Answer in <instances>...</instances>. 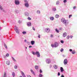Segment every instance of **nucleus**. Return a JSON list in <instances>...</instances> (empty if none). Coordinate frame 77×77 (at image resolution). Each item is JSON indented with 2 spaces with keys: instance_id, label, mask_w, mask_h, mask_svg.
I'll return each instance as SVG.
<instances>
[{
  "instance_id": "2f4dec72",
  "label": "nucleus",
  "mask_w": 77,
  "mask_h": 77,
  "mask_svg": "<svg viewBox=\"0 0 77 77\" xmlns=\"http://www.w3.org/2000/svg\"><path fill=\"white\" fill-rule=\"evenodd\" d=\"M53 10L54 11H56V8H53Z\"/></svg>"
},
{
  "instance_id": "5fc2aeb1",
  "label": "nucleus",
  "mask_w": 77,
  "mask_h": 77,
  "mask_svg": "<svg viewBox=\"0 0 77 77\" xmlns=\"http://www.w3.org/2000/svg\"><path fill=\"white\" fill-rule=\"evenodd\" d=\"M25 42H27V40L26 39H25V41H24Z\"/></svg>"
},
{
  "instance_id": "a18cd8bd",
  "label": "nucleus",
  "mask_w": 77,
  "mask_h": 77,
  "mask_svg": "<svg viewBox=\"0 0 77 77\" xmlns=\"http://www.w3.org/2000/svg\"><path fill=\"white\" fill-rule=\"evenodd\" d=\"M70 37V36H67V39H69V38Z\"/></svg>"
},
{
  "instance_id": "473e14b6",
  "label": "nucleus",
  "mask_w": 77,
  "mask_h": 77,
  "mask_svg": "<svg viewBox=\"0 0 77 77\" xmlns=\"http://www.w3.org/2000/svg\"><path fill=\"white\" fill-rule=\"evenodd\" d=\"M37 14H39L40 13V11H37Z\"/></svg>"
},
{
  "instance_id": "1a4fd4ad",
  "label": "nucleus",
  "mask_w": 77,
  "mask_h": 77,
  "mask_svg": "<svg viewBox=\"0 0 77 77\" xmlns=\"http://www.w3.org/2000/svg\"><path fill=\"white\" fill-rule=\"evenodd\" d=\"M45 31L47 33H49L50 32V29L49 28H47L45 29Z\"/></svg>"
},
{
  "instance_id": "f03ea898",
  "label": "nucleus",
  "mask_w": 77,
  "mask_h": 77,
  "mask_svg": "<svg viewBox=\"0 0 77 77\" xmlns=\"http://www.w3.org/2000/svg\"><path fill=\"white\" fill-rule=\"evenodd\" d=\"M59 45V44H58L57 42H55L54 45H51V47H53V48L55 47V48H56V47H57Z\"/></svg>"
},
{
  "instance_id": "6e6d98bb",
  "label": "nucleus",
  "mask_w": 77,
  "mask_h": 77,
  "mask_svg": "<svg viewBox=\"0 0 77 77\" xmlns=\"http://www.w3.org/2000/svg\"><path fill=\"white\" fill-rule=\"evenodd\" d=\"M15 12L16 13H17V10H16Z\"/></svg>"
},
{
  "instance_id": "bb28decb",
  "label": "nucleus",
  "mask_w": 77,
  "mask_h": 77,
  "mask_svg": "<svg viewBox=\"0 0 77 77\" xmlns=\"http://www.w3.org/2000/svg\"><path fill=\"white\" fill-rule=\"evenodd\" d=\"M35 69H37L39 68H38V66H35Z\"/></svg>"
},
{
  "instance_id": "9b49d317",
  "label": "nucleus",
  "mask_w": 77,
  "mask_h": 77,
  "mask_svg": "<svg viewBox=\"0 0 77 77\" xmlns=\"http://www.w3.org/2000/svg\"><path fill=\"white\" fill-rule=\"evenodd\" d=\"M24 5L25 7H26V8H28V7L29 6V3H25Z\"/></svg>"
},
{
  "instance_id": "412c9836",
  "label": "nucleus",
  "mask_w": 77,
  "mask_h": 77,
  "mask_svg": "<svg viewBox=\"0 0 77 77\" xmlns=\"http://www.w3.org/2000/svg\"><path fill=\"white\" fill-rule=\"evenodd\" d=\"M11 58H12V60H13V61H14V62L17 61L16 60H15V59L14 58V57H12Z\"/></svg>"
},
{
  "instance_id": "dca6fc26",
  "label": "nucleus",
  "mask_w": 77,
  "mask_h": 77,
  "mask_svg": "<svg viewBox=\"0 0 77 77\" xmlns=\"http://www.w3.org/2000/svg\"><path fill=\"white\" fill-rule=\"evenodd\" d=\"M35 41H32L31 42V45H34L35 44Z\"/></svg>"
},
{
  "instance_id": "49530a36",
  "label": "nucleus",
  "mask_w": 77,
  "mask_h": 77,
  "mask_svg": "<svg viewBox=\"0 0 77 77\" xmlns=\"http://www.w3.org/2000/svg\"><path fill=\"white\" fill-rule=\"evenodd\" d=\"M54 36L53 35H50V37H51V38H53V37Z\"/></svg>"
},
{
  "instance_id": "39448f33",
  "label": "nucleus",
  "mask_w": 77,
  "mask_h": 77,
  "mask_svg": "<svg viewBox=\"0 0 77 77\" xmlns=\"http://www.w3.org/2000/svg\"><path fill=\"white\" fill-rule=\"evenodd\" d=\"M15 3L16 5H20V2L18 0H15Z\"/></svg>"
},
{
  "instance_id": "9d476101",
  "label": "nucleus",
  "mask_w": 77,
  "mask_h": 77,
  "mask_svg": "<svg viewBox=\"0 0 77 77\" xmlns=\"http://www.w3.org/2000/svg\"><path fill=\"white\" fill-rule=\"evenodd\" d=\"M21 74H22L23 77H26V75H25V74H24V72H23L22 71H21Z\"/></svg>"
},
{
  "instance_id": "37998d69",
  "label": "nucleus",
  "mask_w": 77,
  "mask_h": 77,
  "mask_svg": "<svg viewBox=\"0 0 77 77\" xmlns=\"http://www.w3.org/2000/svg\"><path fill=\"white\" fill-rule=\"evenodd\" d=\"M42 70H41V69H40V73H42Z\"/></svg>"
},
{
  "instance_id": "4be33fe9",
  "label": "nucleus",
  "mask_w": 77,
  "mask_h": 77,
  "mask_svg": "<svg viewBox=\"0 0 77 77\" xmlns=\"http://www.w3.org/2000/svg\"><path fill=\"white\" fill-rule=\"evenodd\" d=\"M12 75L13 77H15V73L14 72H12Z\"/></svg>"
},
{
  "instance_id": "ea45409f",
  "label": "nucleus",
  "mask_w": 77,
  "mask_h": 77,
  "mask_svg": "<svg viewBox=\"0 0 77 77\" xmlns=\"http://www.w3.org/2000/svg\"><path fill=\"white\" fill-rule=\"evenodd\" d=\"M38 38H41V37H40L41 36V35H40L38 34Z\"/></svg>"
},
{
  "instance_id": "c85d7f7f",
  "label": "nucleus",
  "mask_w": 77,
  "mask_h": 77,
  "mask_svg": "<svg viewBox=\"0 0 77 77\" xmlns=\"http://www.w3.org/2000/svg\"><path fill=\"white\" fill-rule=\"evenodd\" d=\"M4 45L6 49H8V47H7V46H6V45L5 44H4Z\"/></svg>"
},
{
  "instance_id": "680f3d73",
  "label": "nucleus",
  "mask_w": 77,
  "mask_h": 77,
  "mask_svg": "<svg viewBox=\"0 0 77 77\" xmlns=\"http://www.w3.org/2000/svg\"><path fill=\"white\" fill-rule=\"evenodd\" d=\"M20 77H22V76H20Z\"/></svg>"
},
{
  "instance_id": "4c0bfd02",
  "label": "nucleus",
  "mask_w": 77,
  "mask_h": 77,
  "mask_svg": "<svg viewBox=\"0 0 77 77\" xmlns=\"http://www.w3.org/2000/svg\"><path fill=\"white\" fill-rule=\"evenodd\" d=\"M72 17V15H69V18H70L71 17Z\"/></svg>"
},
{
  "instance_id": "7c9ffc66",
  "label": "nucleus",
  "mask_w": 77,
  "mask_h": 77,
  "mask_svg": "<svg viewBox=\"0 0 77 77\" xmlns=\"http://www.w3.org/2000/svg\"><path fill=\"white\" fill-rule=\"evenodd\" d=\"M22 33L23 35H25V34H26V32L25 31H23L22 32Z\"/></svg>"
},
{
  "instance_id": "f8f14e48",
  "label": "nucleus",
  "mask_w": 77,
  "mask_h": 77,
  "mask_svg": "<svg viewBox=\"0 0 77 77\" xmlns=\"http://www.w3.org/2000/svg\"><path fill=\"white\" fill-rule=\"evenodd\" d=\"M60 70L61 71V72H63L64 71L63 67H60Z\"/></svg>"
},
{
  "instance_id": "2eb2a0df",
  "label": "nucleus",
  "mask_w": 77,
  "mask_h": 77,
  "mask_svg": "<svg viewBox=\"0 0 77 77\" xmlns=\"http://www.w3.org/2000/svg\"><path fill=\"white\" fill-rule=\"evenodd\" d=\"M25 16L27 17L29 15V13H28L27 12H26L25 13Z\"/></svg>"
},
{
  "instance_id": "a878e982",
  "label": "nucleus",
  "mask_w": 77,
  "mask_h": 77,
  "mask_svg": "<svg viewBox=\"0 0 77 77\" xmlns=\"http://www.w3.org/2000/svg\"><path fill=\"white\" fill-rule=\"evenodd\" d=\"M58 17H59V16L57 14H56L55 16V17L57 18H58Z\"/></svg>"
},
{
  "instance_id": "5701e85b",
  "label": "nucleus",
  "mask_w": 77,
  "mask_h": 77,
  "mask_svg": "<svg viewBox=\"0 0 77 77\" xmlns=\"http://www.w3.org/2000/svg\"><path fill=\"white\" fill-rule=\"evenodd\" d=\"M59 3H60V2H59V1H57L56 2V5H59Z\"/></svg>"
},
{
  "instance_id": "603ef678",
  "label": "nucleus",
  "mask_w": 77,
  "mask_h": 77,
  "mask_svg": "<svg viewBox=\"0 0 77 77\" xmlns=\"http://www.w3.org/2000/svg\"><path fill=\"white\" fill-rule=\"evenodd\" d=\"M4 58H6V57L5 55L4 56Z\"/></svg>"
},
{
  "instance_id": "20e7f679",
  "label": "nucleus",
  "mask_w": 77,
  "mask_h": 77,
  "mask_svg": "<svg viewBox=\"0 0 77 77\" xmlns=\"http://www.w3.org/2000/svg\"><path fill=\"white\" fill-rule=\"evenodd\" d=\"M15 28H14V30L17 33V34H19V29H18V28L16 26H14Z\"/></svg>"
},
{
  "instance_id": "3c124183",
  "label": "nucleus",
  "mask_w": 77,
  "mask_h": 77,
  "mask_svg": "<svg viewBox=\"0 0 77 77\" xmlns=\"http://www.w3.org/2000/svg\"><path fill=\"white\" fill-rule=\"evenodd\" d=\"M32 29H33L34 30H35V28H34V27H32Z\"/></svg>"
},
{
  "instance_id": "f257e3e1",
  "label": "nucleus",
  "mask_w": 77,
  "mask_h": 77,
  "mask_svg": "<svg viewBox=\"0 0 77 77\" xmlns=\"http://www.w3.org/2000/svg\"><path fill=\"white\" fill-rule=\"evenodd\" d=\"M61 21L62 23L63 24H64L65 26H67L68 24V21L67 20H66L65 19L63 18H62L61 20Z\"/></svg>"
},
{
  "instance_id": "423d86ee",
  "label": "nucleus",
  "mask_w": 77,
  "mask_h": 77,
  "mask_svg": "<svg viewBox=\"0 0 77 77\" xmlns=\"http://www.w3.org/2000/svg\"><path fill=\"white\" fill-rule=\"evenodd\" d=\"M63 63L64 65H67V63H68V60L67 59H65L64 60Z\"/></svg>"
},
{
  "instance_id": "c03bdc74",
  "label": "nucleus",
  "mask_w": 77,
  "mask_h": 77,
  "mask_svg": "<svg viewBox=\"0 0 77 77\" xmlns=\"http://www.w3.org/2000/svg\"><path fill=\"white\" fill-rule=\"evenodd\" d=\"M67 2V1L66 0H64L63 1L64 3H66Z\"/></svg>"
},
{
  "instance_id": "bf43d9fd",
  "label": "nucleus",
  "mask_w": 77,
  "mask_h": 77,
  "mask_svg": "<svg viewBox=\"0 0 77 77\" xmlns=\"http://www.w3.org/2000/svg\"><path fill=\"white\" fill-rule=\"evenodd\" d=\"M1 27H0V30H1Z\"/></svg>"
},
{
  "instance_id": "09e8293b",
  "label": "nucleus",
  "mask_w": 77,
  "mask_h": 77,
  "mask_svg": "<svg viewBox=\"0 0 77 77\" xmlns=\"http://www.w3.org/2000/svg\"><path fill=\"white\" fill-rule=\"evenodd\" d=\"M69 51H70V52H71L72 51V50L71 49H70L69 50Z\"/></svg>"
},
{
  "instance_id": "4d7b16f0",
  "label": "nucleus",
  "mask_w": 77,
  "mask_h": 77,
  "mask_svg": "<svg viewBox=\"0 0 77 77\" xmlns=\"http://www.w3.org/2000/svg\"><path fill=\"white\" fill-rule=\"evenodd\" d=\"M18 23H20V20H19L18 21Z\"/></svg>"
},
{
  "instance_id": "cd10ccee",
  "label": "nucleus",
  "mask_w": 77,
  "mask_h": 77,
  "mask_svg": "<svg viewBox=\"0 0 77 77\" xmlns=\"http://www.w3.org/2000/svg\"><path fill=\"white\" fill-rule=\"evenodd\" d=\"M3 77H6V72H5L4 76Z\"/></svg>"
},
{
  "instance_id": "58836bf2",
  "label": "nucleus",
  "mask_w": 77,
  "mask_h": 77,
  "mask_svg": "<svg viewBox=\"0 0 77 77\" xmlns=\"http://www.w3.org/2000/svg\"><path fill=\"white\" fill-rule=\"evenodd\" d=\"M73 9H76V6H74L73 7Z\"/></svg>"
},
{
  "instance_id": "c756f323",
  "label": "nucleus",
  "mask_w": 77,
  "mask_h": 77,
  "mask_svg": "<svg viewBox=\"0 0 77 77\" xmlns=\"http://www.w3.org/2000/svg\"><path fill=\"white\" fill-rule=\"evenodd\" d=\"M24 2L25 3H29L27 0H24Z\"/></svg>"
},
{
  "instance_id": "13d9d810",
  "label": "nucleus",
  "mask_w": 77,
  "mask_h": 77,
  "mask_svg": "<svg viewBox=\"0 0 77 77\" xmlns=\"http://www.w3.org/2000/svg\"><path fill=\"white\" fill-rule=\"evenodd\" d=\"M62 56L63 57H65V55H63Z\"/></svg>"
},
{
  "instance_id": "0eeeda50",
  "label": "nucleus",
  "mask_w": 77,
  "mask_h": 77,
  "mask_svg": "<svg viewBox=\"0 0 77 77\" xmlns=\"http://www.w3.org/2000/svg\"><path fill=\"white\" fill-rule=\"evenodd\" d=\"M46 62L47 63H50V62H51V61L50 60V59H47L46 60Z\"/></svg>"
},
{
  "instance_id": "aec40b11",
  "label": "nucleus",
  "mask_w": 77,
  "mask_h": 77,
  "mask_svg": "<svg viewBox=\"0 0 77 77\" xmlns=\"http://www.w3.org/2000/svg\"><path fill=\"white\" fill-rule=\"evenodd\" d=\"M63 37H65V36H66V33L64 32L63 35Z\"/></svg>"
},
{
  "instance_id": "e2e57ef3",
  "label": "nucleus",
  "mask_w": 77,
  "mask_h": 77,
  "mask_svg": "<svg viewBox=\"0 0 77 77\" xmlns=\"http://www.w3.org/2000/svg\"><path fill=\"white\" fill-rule=\"evenodd\" d=\"M60 29V30H61V29Z\"/></svg>"
},
{
  "instance_id": "4468645a",
  "label": "nucleus",
  "mask_w": 77,
  "mask_h": 77,
  "mask_svg": "<svg viewBox=\"0 0 77 77\" xmlns=\"http://www.w3.org/2000/svg\"><path fill=\"white\" fill-rule=\"evenodd\" d=\"M54 69H57V68H58V66H57L55 65L54 66Z\"/></svg>"
},
{
  "instance_id": "8fccbe9b",
  "label": "nucleus",
  "mask_w": 77,
  "mask_h": 77,
  "mask_svg": "<svg viewBox=\"0 0 77 77\" xmlns=\"http://www.w3.org/2000/svg\"><path fill=\"white\" fill-rule=\"evenodd\" d=\"M29 48H32V46H29Z\"/></svg>"
},
{
  "instance_id": "b1692460",
  "label": "nucleus",
  "mask_w": 77,
  "mask_h": 77,
  "mask_svg": "<svg viewBox=\"0 0 77 77\" xmlns=\"http://www.w3.org/2000/svg\"><path fill=\"white\" fill-rule=\"evenodd\" d=\"M72 54H75V51L74 50L72 51Z\"/></svg>"
},
{
  "instance_id": "f704fd0d",
  "label": "nucleus",
  "mask_w": 77,
  "mask_h": 77,
  "mask_svg": "<svg viewBox=\"0 0 77 77\" xmlns=\"http://www.w3.org/2000/svg\"><path fill=\"white\" fill-rule=\"evenodd\" d=\"M6 57H9V54H6Z\"/></svg>"
},
{
  "instance_id": "7ed1b4c3",
  "label": "nucleus",
  "mask_w": 77,
  "mask_h": 77,
  "mask_svg": "<svg viewBox=\"0 0 77 77\" xmlns=\"http://www.w3.org/2000/svg\"><path fill=\"white\" fill-rule=\"evenodd\" d=\"M32 54H33V55H35V54L36 55H37V56L38 57H40V54H39V52L38 51H36L35 53L33 52H32Z\"/></svg>"
},
{
  "instance_id": "864d4df0",
  "label": "nucleus",
  "mask_w": 77,
  "mask_h": 77,
  "mask_svg": "<svg viewBox=\"0 0 77 77\" xmlns=\"http://www.w3.org/2000/svg\"><path fill=\"white\" fill-rule=\"evenodd\" d=\"M72 37H73V36H70V38H72Z\"/></svg>"
},
{
  "instance_id": "6e6552de",
  "label": "nucleus",
  "mask_w": 77,
  "mask_h": 77,
  "mask_svg": "<svg viewBox=\"0 0 77 77\" xmlns=\"http://www.w3.org/2000/svg\"><path fill=\"white\" fill-rule=\"evenodd\" d=\"M27 25L28 26V27H30L32 26V23L30 22H28L27 23Z\"/></svg>"
},
{
  "instance_id": "f3484780",
  "label": "nucleus",
  "mask_w": 77,
  "mask_h": 77,
  "mask_svg": "<svg viewBox=\"0 0 77 77\" xmlns=\"http://www.w3.org/2000/svg\"><path fill=\"white\" fill-rule=\"evenodd\" d=\"M30 71L32 74H33V75H35V72L33 71V70L31 69Z\"/></svg>"
},
{
  "instance_id": "393cba45",
  "label": "nucleus",
  "mask_w": 77,
  "mask_h": 77,
  "mask_svg": "<svg viewBox=\"0 0 77 77\" xmlns=\"http://www.w3.org/2000/svg\"><path fill=\"white\" fill-rule=\"evenodd\" d=\"M55 31L56 32H57V33H59V30L57 29V28L55 29Z\"/></svg>"
},
{
  "instance_id": "72a5a7b5",
  "label": "nucleus",
  "mask_w": 77,
  "mask_h": 77,
  "mask_svg": "<svg viewBox=\"0 0 77 77\" xmlns=\"http://www.w3.org/2000/svg\"><path fill=\"white\" fill-rule=\"evenodd\" d=\"M42 76H43V75H42V74H40L39 75V77H42Z\"/></svg>"
},
{
  "instance_id": "a19ab883",
  "label": "nucleus",
  "mask_w": 77,
  "mask_h": 77,
  "mask_svg": "<svg viewBox=\"0 0 77 77\" xmlns=\"http://www.w3.org/2000/svg\"><path fill=\"white\" fill-rule=\"evenodd\" d=\"M63 51V48H62L60 50V51H61V52H62V51Z\"/></svg>"
},
{
  "instance_id": "052dcab7",
  "label": "nucleus",
  "mask_w": 77,
  "mask_h": 77,
  "mask_svg": "<svg viewBox=\"0 0 77 77\" xmlns=\"http://www.w3.org/2000/svg\"><path fill=\"white\" fill-rule=\"evenodd\" d=\"M26 49H27V47H26Z\"/></svg>"
},
{
  "instance_id": "ddd939ff",
  "label": "nucleus",
  "mask_w": 77,
  "mask_h": 77,
  "mask_svg": "<svg viewBox=\"0 0 77 77\" xmlns=\"http://www.w3.org/2000/svg\"><path fill=\"white\" fill-rule=\"evenodd\" d=\"M0 9H1V10H2L3 12H6L4 10H3V8H2V6L1 5H0Z\"/></svg>"
},
{
  "instance_id": "a211bd4d",
  "label": "nucleus",
  "mask_w": 77,
  "mask_h": 77,
  "mask_svg": "<svg viewBox=\"0 0 77 77\" xmlns=\"http://www.w3.org/2000/svg\"><path fill=\"white\" fill-rule=\"evenodd\" d=\"M6 64L8 65H10V61H7L6 62Z\"/></svg>"
},
{
  "instance_id": "79ce46f5",
  "label": "nucleus",
  "mask_w": 77,
  "mask_h": 77,
  "mask_svg": "<svg viewBox=\"0 0 77 77\" xmlns=\"http://www.w3.org/2000/svg\"><path fill=\"white\" fill-rule=\"evenodd\" d=\"M57 75H58V76H59V75H60V72H58V74H57Z\"/></svg>"
},
{
  "instance_id": "6ab92c4d",
  "label": "nucleus",
  "mask_w": 77,
  "mask_h": 77,
  "mask_svg": "<svg viewBox=\"0 0 77 77\" xmlns=\"http://www.w3.org/2000/svg\"><path fill=\"white\" fill-rule=\"evenodd\" d=\"M50 19L51 21H53L54 20V17H50Z\"/></svg>"
},
{
  "instance_id": "e433bc0d",
  "label": "nucleus",
  "mask_w": 77,
  "mask_h": 77,
  "mask_svg": "<svg viewBox=\"0 0 77 77\" xmlns=\"http://www.w3.org/2000/svg\"><path fill=\"white\" fill-rule=\"evenodd\" d=\"M28 19L29 20H32V19H31V18H30V17H28Z\"/></svg>"
},
{
  "instance_id": "de8ad7c7",
  "label": "nucleus",
  "mask_w": 77,
  "mask_h": 77,
  "mask_svg": "<svg viewBox=\"0 0 77 77\" xmlns=\"http://www.w3.org/2000/svg\"><path fill=\"white\" fill-rule=\"evenodd\" d=\"M14 68H15V69H17V66H14Z\"/></svg>"
},
{
  "instance_id": "c9c22d12",
  "label": "nucleus",
  "mask_w": 77,
  "mask_h": 77,
  "mask_svg": "<svg viewBox=\"0 0 77 77\" xmlns=\"http://www.w3.org/2000/svg\"><path fill=\"white\" fill-rule=\"evenodd\" d=\"M60 42L62 44H63L64 43V42L63 40H61Z\"/></svg>"
}]
</instances>
